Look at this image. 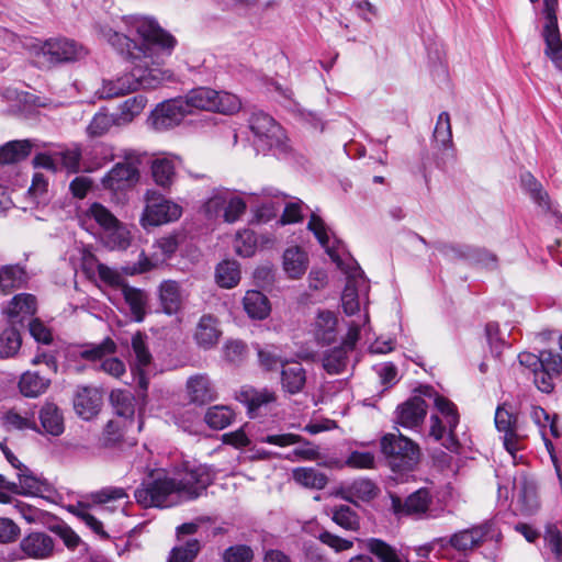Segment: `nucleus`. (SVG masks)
<instances>
[{"label": "nucleus", "mask_w": 562, "mask_h": 562, "mask_svg": "<svg viewBox=\"0 0 562 562\" xmlns=\"http://www.w3.org/2000/svg\"><path fill=\"white\" fill-rule=\"evenodd\" d=\"M246 202L238 195L228 191L223 218L226 223H234L245 213Z\"/></svg>", "instance_id": "nucleus-58"}, {"label": "nucleus", "mask_w": 562, "mask_h": 562, "mask_svg": "<svg viewBox=\"0 0 562 562\" xmlns=\"http://www.w3.org/2000/svg\"><path fill=\"white\" fill-rule=\"evenodd\" d=\"M221 334L222 331L218 327L217 318L213 315L205 314L201 316L196 324L194 340L199 347L211 349L217 344Z\"/></svg>", "instance_id": "nucleus-23"}, {"label": "nucleus", "mask_w": 562, "mask_h": 562, "mask_svg": "<svg viewBox=\"0 0 562 562\" xmlns=\"http://www.w3.org/2000/svg\"><path fill=\"white\" fill-rule=\"evenodd\" d=\"M530 417L535 422V424L539 427L541 437L544 441V447H546L547 453L549 456V459L552 462V464L554 465V469H555L559 480H562V472H561V468H560V463H559V458L555 452L554 445L548 438V432H547V423L550 422V418H551L550 415L543 408L535 406V407H531Z\"/></svg>", "instance_id": "nucleus-27"}, {"label": "nucleus", "mask_w": 562, "mask_h": 562, "mask_svg": "<svg viewBox=\"0 0 562 562\" xmlns=\"http://www.w3.org/2000/svg\"><path fill=\"white\" fill-rule=\"evenodd\" d=\"M26 281L25 271L18 265L0 267V286L9 291L22 286Z\"/></svg>", "instance_id": "nucleus-47"}, {"label": "nucleus", "mask_w": 562, "mask_h": 562, "mask_svg": "<svg viewBox=\"0 0 562 562\" xmlns=\"http://www.w3.org/2000/svg\"><path fill=\"white\" fill-rule=\"evenodd\" d=\"M427 404L420 396H413L396 409V422L404 428L415 429L419 427L427 414Z\"/></svg>", "instance_id": "nucleus-18"}, {"label": "nucleus", "mask_w": 562, "mask_h": 562, "mask_svg": "<svg viewBox=\"0 0 562 562\" xmlns=\"http://www.w3.org/2000/svg\"><path fill=\"white\" fill-rule=\"evenodd\" d=\"M249 126L256 136L255 144L258 150L281 147L283 145V131L270 115L261 111L252 113L249 119Z\"/></svg>", "instance_id": "nucleus-10"}, {"label": "nucleus", "mask_w": 562, "mask_h": 562, "mask_svg": "<svg viewBox=\"0 0 562 562\" xmlns=\"http://www.w3.org/2000/svg\"><path fill=\"white\" fill-rule=\"evenodd\" d=\"M514 487L517 491L519 510L525 515L533 514L539 507L535 482L520 475L515 479Z\"/></svg>", "instance_id": "nucleus-25"}, {"label": "nucleus", "mask_w": 562, "mask_h": 562, "mask_svg": "<svg viewBox=\"0 0 562 562\" xmlns=\"http://www.w3.org/2000/svg\"><path fill=\"white\" fill-rule=\"evenodd\" d=\"M283 270L291 279H300L307 270V254L299 246L285 249L283 254Z\"/></svg>", "instance_id": "nucleus-29"}, {"label": "nucleus", "mask_w": 562, "mask_h": 562, "mask_svg": "<svg viewBox=\"0 0 562 562\" xmlns=\"http://www.w3.org/2000/svg\"><path fill=\"white\" fill-rule=\"evenodd\" d=\"M337 319L331 312H321L317 316L315 327L316 337L324 344H329L334 340Z\"/></svg>", "instance_id": "nucleus-48"}, {"label": "nucleus", "mask_w": 562, "mask_h": 562, "mask_svg": "<svg viewBox=\"0 0 562 562\" xmlns=\"http://www.w3.org/2000/svg\"><path fill=\"white\" fill-rule=\"evenodd\" d=\"M216 282L225 289L234 288L240 280L239 265L233 260H224L218 263L215 273Z\"/></svg>", "instance_id": "nucleus-43"}, {"label": "nucleus", "mask_w": 562, "mask_h": 562, "mask_svg": "<svg viewBox=\"0 0 562 562\" xmlns=\"http://www.w3.org/2000/svg\"><path fill=\"white\" fill-rule=\"evenodd\" d=\"M434 138L436 143L442 147H448L452 142V132L450 116L447 112L439 114L437 124L434 131Z\"/></svg>", "instance_id": "nucleus-59"}, {"label": "nucleus", "mask_w": 562, "mask_h": 562, "mask_svg": "<svg viewBox=\"0 0 562 562\" xmlns=\"http://www.w3.org/2000/svg\"><path fill=\"white\" fill-rule=\"evenodd\" d=\"M110 398L120 416L131 417L134 415L133 396L130 392L114 391L111 393Z\"/></svg>", "instance_id": "nucleus-61"}, {"label": "nucleus", "mask_w": 562, "mask_h": 562, "mask_svg": "<svg viewBox=\"0 0 562 562\" xmlns=\"http://www.w3.org/2000/svg\"><path fill=\"white\" fill-rule=\"evenodd\" d=\"M381 451L394 472L412 471L420 459V449L402 434H386L381 439Z\"/></svg>", "instance_id": "nucleus-6"}, {"label": "nucleus", "mask_w": 562, "mask_h": 562, "mask_svg": "<svg viewBox=\"0 0 562 562\" xmlns=\"http://www.w3.org/2000/svg\"><path fill=\"white\" fill-rule=\"evenodd\" d=\"M244 310L249 317L263 319L270 313V304L267 296L255 290L247 291L244 296Z\"/></svg>", "instance_id": "nucleus-37"}, {"label": "nucleus", "mask_w": 562, "mask_h": 562, "mask_svg": "<svg viewBox=\"0 0 562 562\" xmlns=\"http://www.w3.org/2000/svg\"><path fill=\"white\" fill-rule=\"evenodd\" d=\"M347 347H336L324 352L323 368L328 374L342 373L349 363Z\"/></svg>", "instance_id": "nucleus-40"}, {"label": "nucleus", "mask_w": 562, "mask_h": 562, "mask_svg": "<svg viewBox=\"0 0 562 562\" xmlns=\"http://www.w3.org/2000/svg\"><path fill=\"white\" fill-rule=\"evenodd\" d=\"M104 234L105 244L111 249H126L130 245V232L120 221Z\"/></svg>", "instance_id": "nucleus-55"}, {"label": "nucleus", "mask_w": 562, "mask_h": 562, "mask_svg": "<svg viewBox=\"0 0 562 562\" xmlns=\"http://www.w3.org/2000/svg\"><path fill=\"white\" fill-rule=\"evenodd\" d=\"M151 176L155 183L161 188H169L176 177L173 160L167 157L156 158L150 165Z\"/></svg>", "instance_id": "nucleus-38"}, {"label": "nucleus", "mask_w": 562, "mask_h": 562, "mask_svg": "<svg viewBox=\"0 0 562 562\" xmlns=\"http://www.w3.org/2000/svg\"><path fill=\"white\" fill-rule=\"evenodd\" d=\"M113 126H116V119L114 114L98 112L94 114L89 125L87 126V134L93 138L101 137L105 135Z\"/></svg>", "instance_id": "nucleus-52"}, {"label": "nucleus", "mask_w": 562, "mask_h": 562, "mask_svg": "<svg viewBox=\"0 0 562 562\" xmlns=\"http://www.w3.org/2000/svg\"><path fill=\"white\" fill-rule=\"evenodd\" d=\"M346 273L347 283L342 291L341 303L345 313L353 315L360 308V297H367L370 286L360 267H352Z\"/></svg>", "instance_id": "nucleus-12"}, {"label": "nucleus", "mask_w": 562, "mask_h": 562, "mask_svg": "<svg viewBox=\"0 0 562 562\" xmlns=\"http://www.w3.org/2000/svg\"><path fill=\"white\" fill-rule=\"evenodd\" d=\"M200 551V542L190 539L184 544L172 549L168 562H192Z\"/></svg>", "instance_id": "nucleus-56"}, {"label": "nucleus", "mask_w": 562, "mask_h": 562, "mask_svg": "<svg viewBox=\"0 0 562 562\" xmlns=\"http://www.w3.org/2000/svg\"><path fill=\"white\" fill-rule=\"evenodd\" d=\"M103 396L94 386H78L74 395V408L78 416L85 420L95 417L101 411Z\"/></svg>", "instance_id": "nucleus-17"}, {"label": "nucleus", "mask_w": 562, "mask_h": 562, "mask_svg": "<svg viewBox=\"0 0 562 562\" xmlns=\"http://www.w3.org/2000/svg\"><path fill=\"white\" fill-rule=\"evenodd\" d=\"M521 186L529 193L530 198L542 209L543 212H550L551 205L546 191L537 179L530 175L521 176Z\"/></svg>", "instance_id": "nucleus-46"}, {"label": "nucleus", "mask_w": 562, "mask_h": 562, "mask_svg": "<svg viewBox=\"0 0 562 562\" xmlns=\"http://www.w3.org/2000/svg\"><path fill=\"white\" fill-rule=\"evenodd\" d=\"M145 206L139 218L143 228L156 227L180 218L182 207L165 198L156 190H147L144 194Z\"/></svg>", "instance_id": "nucleus-8"}, {"label": "nucleus", "mask_w": 562, "mask_h": 562, "mask_svg": "<svg viewBox=\"0 0 562 562\" xmlns=\"http://www.w3.org/2000/svg\"><path fill=\"white\" fill-rule=\"evenodd\" d=\"M190 113L193 110L215 111L223 114H234L240 106L237 95L228 92H218L211 88L200 87L192 89L184 98Z\"/></svg>", "instance_id": "nucleus-7"}, {"label": "nucleus", "mask_w": 562, "mask_h": 562, "mask_svg": "<svg viewBox=\"0 0 562 562\" xmlns=\"http://www.w3.org/2000/svg\"><path fill=\"white\" fill-rule=\"evenodd\" d=\"M445 251L452 252L453 257L470 260L487 269H495L497 267V257L492 251L485 248L472 246H446Z\"/></svg>", "instance_id": "nucleus-21"}, {"label": "nucleus", "mask_w": 562, "mask_h": 562, "mask_svg": "<svg viewBox=\"0 0 562 562\" xmlns=\"http://www.w3.org/2000/svg\"><path fill=\"white\" fill-rule=\"evenodd\" d=\"M87 55L88 50L83 45L67 37L49 38L34 48L35 63L43 69L76 63Z\"/></svg>", "instance_id": "nucleus-4"}, {"label": "nucleus", "mask_w": 562, "mask_h": 562, "mask_svg": "<svg viewBox=\"0 0 562 562\" xmlns=\"http://www.w3.org/2000/svg\"><path fill=\"white\" fill-rule=\"evenodd\" d=\"M36 299L29 293L16 294L9 303L7 315L13 323L22 322L25 317L33 316L36 313Z\"/></svg>", "instance_id": "nucleus-31"}, {"label": "nucleus", "mask_w": 562, "mask_h": 562, "mask_svg": "<svg viewBox=\"0 0 562 562\" xmlns=\"http://www.w3.org/2000/svg\"><path fill=\"white\" fill-rule=\"evenodd\" d=\"M68 510L85 522L93 532L99 535L101 538H109V535L104 531L102 522L89 512V506L82 503L71 505Z\"/></svg>", "instance_id": "nucleus-51"}, {"label": "nucleus", "mask_w": 562, "mask_h": 562, "mask_svg": "<svg viewBox=\"0 0 562 562\" xmlns=\"http://www.w3.org/2000/svg\"><path fill=\"white\" fill-rule=\"evenodd\" d=\"M139 172L131 162H117L103 178L102 186L111 191L123 190L137 182Z\"/></svg>", "instance_id": "nucleus-19"}, {"label": "nucleus", "mask_w": 562, "mask_h": 562, "mask_svg": "<svg viewBox=\"0 0 562 562\" xmlns=\"http://www.w3.org/2000/svg\"><path fill=\"white\" fill-rule=\"evenodd\" d=\"M426 396L435 397V406L441 414L430 416V430L429 435L436 440L441 441L442 446L450 451H457L459 441L456 436V428L459 424V414L456 405L448 398L437 394L430 387L425 386L424 392Z\"/></svg>", "instance_id": "nucleus-3"}, {"label": "nucleus", "mask_w": 562, "mask_h": 562, "mask_svg": "<svg viewBox=\"0 0 562 562\" xmlns=\"http://www.w3.org/2000/svg\"><path fill=\"white\" fill-rule=\"evenodd\" d=\"M158 296L162 311L168 315L178 313L186 297L181 285L175 280L162 281L158 288Z\"/></svg>", "instance_id": "nucleus-20"}, {"label": "nucleus", "mask_w": 562, "mask_h": 562, "mask_svg": "<svg viewBox=\"0 0 562 562\" xmlns=\"http://www.w3.org/2000/svg\"><path fill=\"white\" fill-rule=\"evenodd\" d=\"M331 519L341 528L350 531L360 529L359 515L348 505H336L330 508Z\"/></svg>", "instance_id": "nucleus-44"}, {"label": "nucleus", "mask_w": 562, "mask_h": 562, "mask_svg": "<svg viewBox=\"0 0 562 562\" xmlns=\"http://www.w3.org/2000/svg\"><path fill=\"white\" fill-rule=\"evenodd\" d=\"M282 390L291 395L303 391L306 383V371L297 361L288 360L281 370Z\"/></svg>", "instance_id": "nucleus-22"}, {"label": "nucleus", "mask_w": 562, "mask_h": 562, "mask_svg": "<svg viewBox=\"0 0 562 562\" xmlns=\"http://www.w3.org/2000/svg\"><path fill=\"white\" fill-rule=\"evenodd\" d=\"M49 384L50 380L48 378H44L37 372L27 371L22 374L19 387L24 396L37 397L48 389Z\"/></svg>", "instance_id": "nucleus-39"}, {"label": "nucleus", "mask_w": 562, "mask_h": 562, "mask_svg": "<svg viewBox=\"0 0 562 562\" xmlns=\"http://www.w3.org/2000/svg\"><path fill=\"white\" fill-rule=\"evenodd\" d=\"M22 338L14 327L5 328L0 334V358L14 357L20 350Z\"/></svg>", "instance_id": "nucleus-50"}, {"label": "nucleus", "mask_w": 562, "mask_h": 562, "mask_svg": "<svg viewBox=\"0 0 562 562\" xmlns=\"http://www.w3.org/2000/svg\"><path fill=\"white\" fill-rule=\"evenodd\" d=\"M518 362L533 373L535 384L541 392L550 393L561 380L562 358L551 350H542L540 355L520 352Z\"/></svg>", "instance_id": "nucleus-5"}, {"label": "nucleus", "mask_w": 562, "mask_h": 562, "mask_svg": "<svg viewBox=\"0 0 562 562\" xmlns=\"http://www.w3.org/2000/svg\"><path fill=\"white\" fill-rule=\"evenodd\" d=\"M234 419V413L228 406H212L204 416L205 423L213 429H224Z\"/></svg>", "instance_id": "nucleus-49"}, {"label": "nucleus", "mask_w": 562, "mask_h": 562, "mask_svg": "<svg viewBox=\"0 0 562 562\" xmlns=\"http://www.w3.org/2000/svg\"><path fill=\"white\" fill-rule=\"evenodd\" d=\"M390 498L392 512L396 516L423 518L428 516L434 496L428 488L422 487L409 494L405 499H402L395 494H391Z\"/></svg>", "instance_id": "nucleus-11"}, {"label": "nucleus", "mask_w": 562, "mask_h": 562, "mask_svg": "<svg viewBox=\"0 0 562 562\" xmlns=\"http://www.w3.org/2000/svg\"><path fill=\"white\" fill-rule=\"evenodd\" d=\"M380 493L379 487L369 479H358L341 491V498L356 504V499L370 502Z\"/></svg>", "instance_id": "nucleus-26"}, {"label": "nucleus", "mask_w": 562, "mask_h": 562, "mask_svg": "<svg viewBox=\"0 0 562 562\" xmlns=\"http://www.w3.org/2000/svg\"><path fill=\"white\" fill-rule=\"evenodd\" d=\"M132 350L135 356V379L139 387V396L145 397L148 389V379L145 373V369L150 366L153 356L149 351L148 345L146 344V335L137 331L132 337Z\"/></svg>", "instance_id": "nucleus-15"}, {"label": "nucleus", "mask_w": 562, "mask_h": 562, "mask_svg": "<svg viewBox=\"0 0 562 562\" xmlns=\"http://www.w3.org/2000/svg\"><path fill=\"white\" fill-rule=\"evenodd\" d=\"M211 482L212 475L202 465L187 471L180 479L155 471L135 490L134 497L144 508H168L198 498Z\"/></svg>", "instance_id": "nucleus-2"}, {"label": "nucleus", "mask_w": 562, "mask_h": 562, "mask_svg": "<svg viewBox=\"0 0 562 562\" xmlns=\"http://www.w3.org/2000/svg\"><path fill=\"white\" fill-rule=\"evenodd\" d=\"M100 35L134 64L131 72L103 82V98H116L138 88L154 89L170 78V74L158 66L162 55L171 54L177 41L154 19L123 16L116 30L104 26L100 29Z\"/></svg>", "instance_id": "nucleus-1"}, {"label": "nucleus", "mask_w": 562, "mask_h": 562, "mask_svg": "<svg viewBox=\"0 0 562 562\" xmlns=\"http://www.w3.org/2000/svg\"><path fill=\"white\" fill-rule=\"evenodd\" d=\"M227 194V190H217L207 199L203 207L209 217H218L224 215Z\"/></svg>", "instance_id": "nucleus-60"}, {"label": "nucleus", "mask_w": 562, "mask_h": 562, "mask_svg": "<svg viewBox=\"0 0 562 562\" xmlns=\"http://www.w3.org/2000/svg\"><path fill=\"white\" fill-rule=\"evenodd\" d=\"M239 400L244 402L249 412L252 413L262 406H267L277 401V394L274 391L268 389H244L240 391Z\"/></svg>", "instance_id": "nucleus-36"}, {"label": "nucleus", "mask_w": 562, "mask_h": 562, "mask_svg": "<svg viewBox=\"0 0 562 562\" xmlns=\"http://www.w3.org/2000/svg\"><path fill=\"white\" fill-rule=\"evenodd\" d=\"M16 475L18 482H9L0 474V487L26 496H40L48 491L47 483L35 476L26 467L20 469Z\"/></svg>", "instance_id": "nucleus-16"}, {"label": "nucleus", "mask_w": 562, "mask_h": 562, "mask_svg": "<svg viewBox=\"0 0 562 562\" xmlns=\"http://www.w3.org/2000/svg\"><path fill=\"white\" fill-rule=\"evenodd\" d=\"M493 532L494 524L492 521H486L482 525L453 533L449 540H447V543L461 552L473 551L479 548L488 537H493ZM438 542H440V544L443 547L446 540L440 539Z\"/></svg>", "instance_id": "nucleus-13"}, {"label": "nucleus", "mask_w": 562, "mask_h": 562, "mask_svg": "<svg viewBox=\"0 0 562 562\" xmlns=\"http://www.w3.org/2000/svg\"><path fill=\"white\" fill-rule=\"evenodd\" d=\"M124 498H128V494L123 487L109 486L91 494L92 503L100 505Z\"/></svg>", "instance_id": "nucleus-62"}, {"label": "nucleus", "mask_w": 562, "mask_h": 562, "mask_svg": "<svg viewBox=\"0 0 562 562\" xmlns=\"http://www.w3.org/2000/svg\"><path fill=\"white\" fill-rule=\"evenodd\" d=\"M32 150V143L27 139L11 140L0 147V165H12L25 159Z\"/></svg>", "instance_id": "nucleus-34"}, {"label": "nucleus", "mask_w": 562, "mask_h": 562, "mask_svg": "<svg viewBox=\"0 0 562 562\" xmlns=\"http://www.w3.org/2000/svg\"><path fill=\"white\" fill-rule=\"evenodd\" d=\"M40 420L45 432L52 436L64 432V417L56 404L45 403L40 411Z\"/></svg>", "instance_id": "nucleus-32"}, {"label": "nucleus", "mask_w": 562, "mask_h": 562, "mask_svg": "<svg viewBox=\"0 0 562 562\" xmlns=\"http://www.w3.org/2000/svg\"><path fill=\"white\" fill-rule=\"evenodd\" d=\"M115 341L106 337L100 344H83L78 347L77 357L89 362H102L108 356L116 352Z\"/></svg>", "instance_id": "nucleus-28"}, {"label": "nucleus", "mask_w": 562, "mask_h": 562, "mask_svg": "<svg viewBox=\"0 0 562 562\" xmlns=\"http://www.w3.org/2000/svg\"><path fill=\"white\" fill-rule=\"evenodd\" d=\"M89 218L94 220L98 225L105 232L117 225L119 220L101 203H92L86 212Z\"/></svg>", "instance_id": "nucleus-53"}, {"label": "nucleus", "mask_w": 562, "mask_h": 562, "mask_svg": "<svg viewBox=\"0 0 562 562\" xmlns=\"http://www.w3.org/2000/svg\"><path fill=\"white\" fill-rule=\"evenodd\" d=\"M537 2L538 0H530ZM559 0H543V24L541 36L544 42L543 54L552 64L562 69V38L558 21Z\"/></svg>", "instance_id": "nucleus-9"}, {"label": "nucleus", "mask_w": 562, "mask_h": 562, "mask_svg": "<svg viewBox=\"0 0 562 562\" xmlns=\"http://www.w3.org/2000/svg\"><path fill=\"white\" fill-rule=\"evenodd\" d=\"M190 114L182 98L158 105L151 113L153 125L157 131H166L179 125Z\"/></svg>", "instance_id": "nucleus-14"}, {"label": "nucleus", "mask_w": 562, "mask_h": 562, "mask_svg": "<svg viewBox=\"0 0 562 562\" xmlns=\"http://www.w3.org/2000/svg\"><path fill=\"white\" fill-rule=\"evenodd\" d=\"M121 292L124 296L125 302L130 306L134 319L136 322H142L146 313L145 306L147 302V296L145 292L140 289L130 286L128 284L124 285Z\"/></svg>", "instance_id": "nucleus-42"}, {"label": "nucleus", "mask_w": 562, "mask_h": 562, "mask_svg": "<svg viewBox=\"0 0 562 562\" xmlns=\"http://www.w3.org/2000/svg\"><path fill=\"white\" fill-rule=\"evenodd\" d=\"M20 547L30 558L45 559L53 553L54 541L47 533L33 532L21 540Z\"/></svg>", "instance_id": "nucleus-24"}, {"label": "nucleus", "mask_w": 562, "mask_h": 562, "mask_svg": "<svg viewBox=\"0 0 562 562\" xmlns=\"http://www.w3.org/2000/svg\"><path fill=\"white\" fill-rule=\"evenodd\" d=\"M187 390L190 400L194 403L204 404L214 397L210 379L204 374L191 376L187 382Z\"/></svg>", "instance_id": "nucleus-35"}, {"label": "nucleus", "mask_w": 562, "mask_h": 562, "mask_svg": "<svg viewBox=\"0 0 562 562\" xmlns=\"http://www.w3.org/2000/svg\"><path fill=\"white\" fill-rule=\"evenodd\" d=\"M3 426L7 429H36V424L33 418L24 417L15 411H9L2 417Z\"/></svg>", "instance_id": "nucleus-63"}, {"label": "nucleus", "mask_w": 562, "mask_h": 562, "mask_svg": "<svg viewBox=\"0 0 562 562\" xmlns=\"http://www.w3.org/2000/svg\"><path fill=\"white\" fill-rule=\"evenodd\" d=\"M366 549L381 562H405L404 557L394 547L381 539H367Z\"/></svg>", "instance_id": "nucleus-41"}, {"label": "nucleus", "mask_w": 562, "mask_h": 562, "mask_svg": "<svg viewBox=\"0 0 562 562\" xmlns=\"http://www.w3.org/2000/svg\"><path fill=\"white\" fill-rule=\"evenodd\" d=\"M252 559L254 551L246 544L232 546L223 552L224 562H251Z\"/></svg>", "instance_id": "nucleus-64"}, {"label": "nucleus", "mask_w": 562, "mask_h": 562, "mask_svg": "<svg viewBox=\"0 0 562 562\" xmlns=\"http://www.w3.org/2000/svg\"><path fill=\"white\" fill-rule=\"evenodd\" d=\"M235 251L241 257H251L257 247L256 235L252 231L245 229L239 232L235 239Z\"/></svg>", "instance_id": "nucleus-57"}, {"label": "nucleus", "mask_w": 562, "mask_h": 562, "mask_svg": "<svg viewBox=\"0 0 562 562\" xmlns=\"http://www.w3.org/2000/svg\"><path fill=\"white\" fill-rule=\"evenodd\" d=\"M307 228L311 232H313V234L315 235V237L317 238L319 244L323 247L327 248V252L330 256V258L333 259V261H335L340 267V263H341L340 259L333 250H330L328 248L329 237H328L327 228H326L324 221L318 215L313 213L308 221Z\"/></svg>", "instance_id": "nucleus-54"}, {"label": "nucleus", "mask_w": 562, "mask_h": 562, "mask_svg": "<svg viewBox=\"0 0 562 562\" xmlns=\"http://www.w3.org/2000/svg\"><path fill=\"white\" fill-rule=\"evenodd\" d=\"M258 363L260 368L267 372L276 371L280 367L283 368L288 359H283L273 346L256 345Z\"/></svg>", "instance_id": "nucleus-45"}, {"label": "nucleus", "mask_w": 562, "mask_h": 562, "mask_svg": "<svg viewBox=\"0 0 562 562\" xmlns=\"http://www.w3.org/2000/svg\"><path fill=\"white\" fill-rule=\"evenodd\" d=\"M147 105V98L143 94L131 97L123 101L113 113L116 119V126L122 127L131 124L137 116L142 114Z\"/></svg>", "instance_id": "nucleus-30"}, {"label": "nucleus", "mask_w": 562, "mask_h": 562, "mask_svg": "<svg viewBox=\"0 0 562 562\" xmlns=\"http://www.w3.org/2000/svg\"><path fill=\"white\" fill-rule=\"evenodd\" d=\"M292 477L296 484L312 490H323L328 483L327 475L315 468H295Z\"/></svg>", "instance_id": "nucleus-33"}]
</instances>
